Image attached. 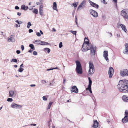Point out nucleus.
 <instances>
[{
    "label": "nucleus",
    "mask_w": 128,
    "mask_h": 128,
    "mask_svg": "<svg viewBox=\"0 0 128 128\" xmlns=\"http://www.w3.org/2000/svg\"><path fill=\"white\" fill-rule=\"evenodd\" d=\"M118 86L120 92L124 93L128 92V80H120Z\"/></svg>",
    "instance_id": "1"
},
{
    "label": "nucleus",
    "mask_w": 128,
    "mask_h": 128,
    "mask_svg": "<svg viewBox=\"0 0 128 128\" xmlns=\"http://www.w3.org/2000/svg\"><path fill=\"white\" fill-rule=\"evenodd\" d=\"M75 62L76 64V71L78 74H82V70L80 62L78 60H76V61Z\"/></svg>",
    "instance_id": "2"
},
{
    "label": "nucleus",
    "mask_w": 128,
    "mask_h": 128,
    "mask_svg": "<svg viewBox=\"0 0 128 128\" xmlns=\"http://www.w3.org/2000/svg\"><path fill=\"white\" fill-rule=\"evenodd\" d=\"M89 69L88 72V75H90L93 74L95 71V69L93 63L90 62L89 63Z\"/></svg>",
    "instance_id": "3"
},
{
    "label": "nucleus",
    "mask_w": 128,
    "mask_h": 128,
    "mask_svg": "<svg viewBox=\"0 0 128 128\" xmlns=\"http://www.w3.org/2000/svg\"><path fill=\"white\" fill-rule=\"evenodd\" d=\"M120 74L122 76H128V71L127 69L123 70L120 71Z\"/></svg>",
    "instance_id": "4"
},
{
    "label": "nucleus",
    "mask_w": 128,
    "mask_h": 128,
    "mask_svg": "<svg viewBox=\"0 0 128 128\" xmlns=\"http://www.w3.org/2000/svg\"><path fill=\"white\" fill-rule=\"evenodd\" d=\"M114 72V70L113 68L112 67H110L109 68L108 74L109 75V77L111 78L113 76V74Z\"/></svg>",
    "instance_id": "5"
},
{
    "label": "nucleus",
    "mask_w": 128,
    "mask_h": 128,
    "mask_svg": "<svg viewBox=\"0 0 128 128\" xmlns=\"http://www.w3.org/2000/svg\"><path fill=\"white\" fill-rule=\"evenodd\" d=\"M90 14L93 16L94 17H98V13L95 11L93 10H90Z\"/></svg>",
    "instance_id": "6"
},
{
    "label": "nucleus",
    "mask_w": 128,
    "mask_h": 128,
    "mask_svg": "<svg viewBox=\"0 0 128 128\" xmlns=\"http://www.w3.org/2000/svg\"><path fill=\"white\" fill-rule=\"evenodd\" d=\"M89 80V84L88 86V89L90 92V93H92V91L91 90V85L92 84V81L91 80L90 78V77L88 78Z\"/></svg>",
    "instance_id": "7"
},
{
    "label": "nucleus",
    "mask_w": 128,
    "mask_h": 128,
    "mask_svg": "<svg viewBox=\"0 0 128 128\" xmlns=\"http://www.w3.org/2000/svg\"><path fill=\"white\" fill-rule=\"evenodd\" d=\"M86 4V1L85 0H83L80 4L78 6L77 10L79 9V8H84L85 7Z\"/></svg>",
    "instance_id": "8"
},
{
    "label": "nucleus",
    "mask_w": 128,
    "mask_h": 128,
    "mask_svg": "<svg viewBox=\"0 0 128 128\" xmlns=\"http://www.w3.org/2000/svg\"><path fill=\"white\" fill-rule=\"evenodd\" d=\"M96 48V46H94L90 50V54L91 56H94L95 55Z\"/></svg>",
    "instance_id": "9"
},
{
    "label": "nucleus",
    "mask_w": 128,
    "mask_h": 128,
    "mask_svg": "<svg viewBox=\"0 0 128 128\" xmlns=\"http://www.w3.org/2000/svg\"><path fill=\"white\" fill-rule=\"evenodd\" d=\"M108 51L107 50L104 51V52L103 56L104 59L106 60L107 62H109L108 58Z\"/></svg>",
    "instance_id": "10"
},
{
    "label": "nucleus",
    "mask_w": 128,
    "mask_h": 128,
    "mask_svg": "<svg viewBox=\"0 0 128 128\" xmlns=\"http://www.w3.org/2000/svg\"><path fill=\"white\" fill-rule=\"evenodd\" d=\"M71 92H73L77 93L78 92V90L76 86H73L71 88Z\"/></svg>",
    "instance_id": "11"
},
{
    "label": "nucleus",
    "mask_w": 128,
    "mask_h": 128,
    "mask_svg": "<svg viewBox=\"0 0 128 128\" xmlns=\"http://www.w3.org/2000/svg\"><path fill=\"white\" fill-rule=\"evenodd\" d=\"M121 16H122L124 18L126 19H128V14L126 13L125 11L122 10L121 11Z\"/></svg>",
    "instance_id": "12"
},
{
    "label": "nucleus",
    "mask_w": 128,
    "mask_h": 128,
    "mask_svg": "<svg viewBox=\"0 0 128 128\" xmlns=\"http://www.w3.org/2000/svg\"><path fill=\"white\" fill-rule=\"evenodd\" d=\"M88 2L90 3V5H91L92 6L97 9L98 8L99 6L98 4L92 2L90 0H88Z\"/></svg>",
    "instance_id": "13"
},
{
    "label": "nucleus",
    "mask_w": 128,
    "mask_h": 128,
    "mask_svg": "<svg viewBox=\"0 0 128 128\" xmlns=\"http://www.w3.org/2000/svg\"><path fill=\"white\" fill-rule=\"evenodd\" d=\"M94 46V45L92 44L91 45H88L86 46V49L84 48L83 49V50L84 51H85V52H86L88 50H90Z\"/></svg>",
    "instance_id": "14"
},
{
    "label": "nucleus",
    "mask_w": 128,
    "mask_h": 128,
    "mask_svg": "<svg viewBox=\"0 0 128 128\" xmlns=\"http://www.w3.org/2000/svg\"><path fill=\"white\" fill-rule=\"evenodd\" d=\"M40 42L38 44H40L41 45H50V43L47 42L41 41H40Z\"/></svg>",
    "instance_id": "15"
},
{
    "label": "nucleus",
    "mask_w": 128,
    "mask_h": 128,
    "mask_svg": "<svg viewBox=\"0 0 128 128\" xmlns=\"http://www.w3.org/2000/svg\"><path fill=\"white\" fill-rule=\"evenodd\" d=\"M94 124L92 126L96 128H97L98 126V124L99 123L97 122L96 120H94Z\"/></svg>",
    "instance_id": "16"
},
{
    "label": "nucleus",
    "mask_w": 128,
    "mask_h": 128,
    "mask_svg": "<svg viewBox=\"0 0 128 128\" xmlns=\"http://www.w3.org/2000/svg\"><path fill=\"white\" fill-rule=\"evenodd\" d=\"M14 36L13 35H11L10 36V38H8V40L9 42H13L15 41V40L13 38Z\"/></svg>",
    "instance_id": "17"
},
{
    "label": "nucleus",
    "mask_w": 128,
    "mask_h": 128,
    "mask_svg": "<svg viewBox=\"0 0 128 128\" xmlns=\"http://www.w3.org/2000/svg\"><path fill=\"white\" fill-rule=\"evenodd\" d=\"M120 26H121L122 30H123L124 32L126 33L127 30L125 26L122 24H121Z\"/></svg>",
    "instance_id": "18"
},
{
    "label": "nucleus",
    "mask_w": 128,
    "mask_h": 128,
    "mask_svg": "<svg viewBox=\"0 0 128 128\" xmlns=\"http://www.w3.org/2000/svg\"><path fill=\"white\" fill-rule=\"evenodd\" d=\"M122 98L124 101L126 102H128V96H126L125 95H124L122 96Z\"/></svg>",
    "instance_id": "19"
},
{
    "label": "nucleus",
    "mask_w": 128,
    "mask_h": 128,
    "mask_svg": "<svg viewBox=\"0 0 128 128\" xmlns=\"http://www.w3.org/2000/svg\"><path fill=\"white\" fill-rule=\"evenodd\" d=\"M28 8V6H25L24 4L22 5L21 7V8L22 10H26Z\"/></svg>",
    "instance_id": "20"
},
{
    "label": "nucleus",
    "mask_w": 128,
    "mask_h": 128,
    "mask_svg": "<svg viewBox=\"0 0 128 128\" xmlns=\"http://www.w3.org/2000/svg\"><path fill=\"white\" fill-rule=\"evenodd\" d=\"M53 9L54 10H56L57 11H58V10L57 8L56 3V2H54L53 3Z\"/></svg>",
    "instance_id": "21"
},
{
    "label": "nucleus",
    "mask_w": 128,
    "mask_h": 128,
    "mask_svg": "<svg viewBox=\"0 0 128 128\" xmlns=\"http://www.w3.org/2000/svg\"><path fill=\"white\" fill-rule=\"evenodd\" d=\"M126 48L124 52L126 54H128V44L127 45H125Z\"/></svg>",
    "instance_id": "22"
},
{
    "label": "nucleus",
    "mask_w": 128,
    "mask_h": 128,
    "mask_svg": "<svg viewBox=\"0 0 128 128\" xmlns=\"http://www.w3.org/2000/svg\"><path fill=\"white\" fill-rule=\"evenodd\" d=\"M124 117L122 119V122L124 123H125L127 122H128V118H125Z\"/></svg>",
    "instance_id": "23"
},
{
    "label": "nucleus",
    "mask_w": 128,
    "mask_h": 128,
    "mask_svg": "<svg viewBox=\"0 0 128 128\" xmlns=\"http://www.w3.org/2000/svg\"><path fill=\"white\" fill-rule=\"evenodd\" d=\"M87 46V45H86V44H85L84 43L83 44L82 48V51H84L83 49L84 48L85 49H86V48Z\"/></svg>",
    "instance_id": "24"
},
{
    "label": "nucleus",
    "mask_w": 128,
    "mask_h": 128,
    "mask_svg": "<svg viewBox=\"0 0 128 128\" xmlns=\"http://www.w3.org/2000/svg\"><path fill=\"white\" fill-rule=\"evenodd\" d=\"M9 96L11 97H12L14 94V92L12 90H10L9 91Z\"/></svg>",
    "instance_id": "25"
},
{
    "label": "nucleus",
    "mask_w": 128,
    "mask_h": 128,
    "mask_svg": "<svg viewBox=\"0 0 128 128\" xmlns=\"http://www.w3.org/2000/svg\"><path fill=\"white\" fill-rule=\"evenodd\" d=\"M17 105V104L15 103H14L11 104V106L12 108H16Z\"/></svg>",
    "instance_id": "26"
},
{
    "label": "nucleus",
    "mask_w": 128,
    "mask_h": 128,
    "mask_svg": "<svg viewBox=\"0 0 128 128\" xmlns=\"http://www.w3.org/2000/svg\"><path fill=\"white\" fill-rule=\"evenodd\" d=\"M53 103V102H50L49 103L47 108V110L49 109L50 108V107Z\"/></svg>",
    "instance_id": "27"
},
{
    "label": "nucleus",
    "mask_w": 128,
    "mask_h": 128,
    "mask_svg": "<svg viewBox=\"0 0 128 128\" xmlns=\"http://www.w3.org/2000/svg\"><path fill=\"white\" fill-rule=\"evenodd\" d=\"M44 52L46 51L48 53H49L50 51V50L49 48H45L44 49Z\"/></svg>",
    "instance_id": "28"
},
{
    "label": "nucleus",
    "mask_w": 128,
    "mask_h": 128,
    "mask_svg": "<svg viewBox=\"0 0 128 128\" xmlns=\"http://www.w3.org/2000/svg\"><path fill=\"white\" fill-rule=\"evenodd\" d=\"M29 46L30 48L32 50H34L35 49V48L34 45L32 44H30L29 45Z\"/></svg>",
    "instance_id": "29"
},
{
    "label": "nucleus",
    "mask_w": 128,
    "mask_h": 128,
    "mask_svg": "<svg viewBox=\"0 0 128 128\" xmlns=\"http://www.w3.org/2000/svg\"><path fill=\"white\" fill-rule=\"evenodd\" d=\"M32 12L33 13L36 14H37L38 13V10L36 8H34V10H32Z\"/></svg>",
    "instance_id": "30"
},
{
    "label": "nucleus",
    "mask_w": 128,
    "mask_h": 128,
    "mask_svg": "<svg viewBox=\"0 0 128 128\" xmlns=\"http://www.w3.org/2000/svg\"><path fill=\"white\" fill-rule=\"evenodd\" d=\"M124 118L128 117V111L126 110L125 112Z\"/></svg>",
    "instance_id": "31"
},
{
    "label": "nucleus",
    "mask_w": 128,
    "mask_h": 128,
    "mask_svg": "<svg viewBox=\"0 0 128 128\" xmlns=\"http://www.w3.org/2000/svg\"><path fill=\"white\" fill-rule=\"evenodd\" d=\"M48 97V96H43L42 99L44 101H46L48 99L47 98Z\"/></svg>",
    "instance_id": "32"
},
{
    "label": "nucleus",
    "mask_w": 128,
    "mask_h": 128,
    "mask_svg": "<svg viewBox=\"0 0 128 128\" xmlns=\"http://www.w3.org/2000/svg\"><path fill=\"white\" fill-rule=\"evenodd\" d=\"M11 62H17V60L16 59L14 58H12L10 61Z\"/></svg>",
    "instance_id": "33"
},
{
    "label": "nucleus",
    "mask_w": 128,
    "mask_h": 128,
    "mask_svg": "<svg viewBox=\"0 0 128 128\" xmlns=\"http://www.w3.org/2000/svg\"><path fill=\"white\" fill-rule=\"evenodd\" d=\"M78 4V2H77L76 4V2H75L72 4L74 8H76Z\"/></svg>",
    "instance_id": "34"
},
{
    "label": "nucleus",
    "mask_w": 128,
    "mask_h": 128,
    "mask_svg": "<svg viewBox=\"0 0 128 128\" xmlns=\"http://www.w3.org/2000/svg\"><path fill=\"white\" fill-rule=\"evenodd\" d=\"M24 70V69L21 67H20L18 70V71L20 72H22Z\"/></svg>",
    "instance_id": "35"
},
{
    "label": "nucleus",
    "mask_w": 128,
    "mask_h": 128,
    "mask_svg": "<svg viewBox=\"0 0 128 128\" xmlns=\"http://www.w3.org/2000/svg\"><path fill=\"white\" fill-rule=\"evenodd\" d=\"M70 32H71L73 34L75 35H76V31H73L72 30H70Z\"/></svg>",
    "instance_id": "36"
},
{
    "label": "nucleus",
    "mask_w": 128,
    "mask_h": 128,
    "mask_svg": "<svg viewBox=\"0 0 128 128\" xmlns=\"http://www.w3.org/2000/svg\"><path fill=\"white\" fill-rule=\"evenodd\" d=\"M32 24L30 22H29L27 24V27L28 28H29L30 26H32Z\"/></svg>",
    "instance_id": "37"
},
{
    "label": "nucleus",
    "mask_w": 128,
    "mask_h": 128,
    "mask_svg": "<svg viewBox=\"0 0 128 128\" xmlns=\"http://www.w3.org/2000/svg\"><path fill=\"white\" fill-rule=\"evenodd\" d=\"M7 101L8 102H11L13 101V99L12 98H9L7 99Z\"/></svg>",
    "instance_id": "38"
},
{
    "label": "nucleus",
    "mask_w": 128,
    "mask_h": 128,
    "mask_svg": "<svg viewBox=\"0 0 128 128\" xmlns=\"http://www.w3.org/2000/svg\"><path fill=\"white\" fill-rule=\"evenodd\" d=\"M43 10H39V13L42 16H43Z\"/></svg>",
    "instance_id": "39"
},
{
    "label": "nucleus",
    "mask_w": 128,
    "mask_h": 128,
    "mask_svg": "<svg viewBox=\"0 0 128 128\" xmlns=\"http://www.w3.org/2000/svg\"><path fill=\"white\" fill-rule=\"evenodd\" d=\"M15 22L17 23L18 24H21L22 23V22L20 21H18V20H16L15 21Z\"/></svg>",
    "instance_id": "40"
},
{
    "label": "nucleus",
    "mask_w": 128,
    "mask_h": 128,
    "mask_svg": "<svg viewBox=\"0 0 128 128\" xmlns=\"http://www.w3.org/2000/svg\"><path fill=\"white\" fill-rule=\"evenodd\" d=\"M92 98L93 100V101L94 103L95 104H96V99L94 97V96H93L92 97Z\"/></svg>",
    "instance_id": "41"
},
{
    "label": "nucleus",
    "mask_w": 128,
    "mask_h": 128,
    "mask_svg": "<svg viewBox=\"0 0 128 128\" xmlns=\"http://www.w3.org/2000/svg\"><path fill=\"white\" fill-rule=\"evenodd\" d=\"M62 42H60L59 44V47L60 48H62Z\"/></svg>",
    "instance_id": "42"
},
{
    "label": "nucleus",
    "mask_w": 128,
    "mask_h": 128,
    "mask_svg": "<svg viewBox=\"0 0 128 128\" xmlns=\"http://www.w3.org/2000/svg\"><path fill=\"white\" fill-rule=\"evenodd\" d=\"M22 107V106L20 105L17 104L16 108H20Z\"/></svg>",
    "instance_id": "43"
},
{
    "label": "nucleus",
    "mask_w": 128,
    "mask_h": 128,
    "mask_svg": "<svg viewBox=\"0 0 128 128\" xmlns=\"http://www.w3.org/2000/svg\"><path fill=\"white\" fill-rule=\"evenodd\" d=\"M102 20H104L106 18L105 15H102Z\"/></svg>",
    "instance_id": "44"
},
{
    "label": "nucleus",
    "mask_w": 128,
    "mask_h": 128,
    "mask_svg": "<svg viewBox=\"0 0 128 128\" xmlns=\"http://www.w3.org/2000/svg\"><path fill=\"white\" fill-rule=\"evenodd\" d=\"M33 54L34 55L36 56L37 55L38 53L36 52V51H34L33 52Z\"/></svg>",
    "instance_id": "45"
},
{
    "label": "nucleus",
    "mask_w": 128,
    "mask_h": 128,
    "mask_svg": "<svg viewBox=\"0 0 128 128\" xmlns=\"http://www.w3.org/2000/svg\"><path fill=\"white\" fill-rule=\"evenodd\" d=\"M36 35L38 36H41V34L39 32H37L36 33Z\"/></svg>",
    "instance_id": "46"
},
{
    "label": "nucleus",
    "mask_w": 128,
    "mask_h": 128,
    "mask_svg": "<svg viewBox=\"0 0 128 128\" xmlns=\"http://www.w3.org/2000/svg\"><path fill=\"white\" fill-rule=\"evenodd\" d=\"M85 42V43H84L85 44H86V45H89V42L88 41V40L87 41H86Z\"/></svg>",
    "instance_id": "47"
},
{
    "label": "nucleus",
    "mask_w": 128,
    "mask_h": 128,
    "mask_svg": "<svg viewBox=\"0 0 128 128\" xmlns=\"http://www.w3.org/2000/svg\"><path fill=\"white\" fill-rule=\"evenodd\" d=\"M66 81V79L65 78H63V84L64 85V84Z\"/></svg>",
    "instance_id": "48"
},
{
    "label": "nucleus",
    "mask_w": 128,
    "mask_h": 128,
    "mask_svg": "<svg viewBox=\"0 0 128 128\" xmlns=\"http://www.w3.org/2000/svg\"><path fill=\"white\" fill-rule=\"evenodd\" d=\"M43 8V6L42 5H41L40 6V8H39V10H42Z\"/></svg>",
    "instance_id": "49"
},
{
    "label": "nucleus",
    "mask_w": 128,
    "mask_h": 128,
    "mask_svg": "<svg viewBox=\"0 0 128 128\" xmlns=\"http://www.w3.org/2000/svg\"><path fill=\"white\" fill-rule=\"evenodd\" d=\"M15 8L16 10H18L20 8L18 6H16L15 7Z\"/></svg>",
    "instance_id": "50"
},
{
    "label": "nucleus",
    "mask_w": 128,
    "mask_h": 128,
    "mask_svg": "<svg viewBox=\"0 0 128 128\" xmlns=\"http://www.w3.org/2000/svg\"><path fill=\"white\" fill-rule=\"evenodd\" d=\"M22 50V51L24 49V46L23 45H22L21 46Z\"/></svg>",
    "instance_id": "51"
},
{
    "label": "nucleus",
    "mask_w": 128,
    "mask_h": 128,
    "mask_svg": "<svg viewBox=\"0 0 128 128\" xmlns=\"http://www.w3.org/2000/svg\"><path fill=\"white\" fill-rule=\"evenodd\" d=\"M113 2L115 3V5L117 6V0H113Z\"/></svg>",
    "instance_id": "52"
},
{
    "label": "nucleus",
    "mask_w": 128,
    "mask_h": 128,
    "mask_svg": "<svg viewBox=\"0 0 128 128\" xmlns=\"http://www.w3.org/2000/svg\"><path fill=\"white\" fill-rule=\"evenodd\" d=\"M20 51L19 50H17L16 51V53L18 54H20Z\"/></svg>",
    "instance_id": "53"
},
{
    "label": "nucleus",
    "mask_w": 128,
    "mask_h": 128,
    "mask_svg": "<svg viewBox=\"0 0 128 128\" xmlns=\"http://www.w3.org/2000/svg\"><path fill=\"white\" fill-rule=\"evenodd\" d=\"M33 32V30L32 29H30L28 30V32L29 33H30L32 32Z\"/></svg>",
    "instance_id": "54"
},
{
    "label": "nucleus",
    "mask_w": 128,
    "mask_h": 128,
    "mask_svg": "<svg viewBox=\"0 0 128 128\" xmlns=\"http://www.w3.org/2000/svg\"><path fill=\"white\" fill-rule=\"evenodd\" d=\"M54 70V68H50L47 69L46 70L48 71H49V70Z\"/></svg>",
    "instance_id": "55"
},
{
    "label": "nucleus",
    "mask_w": 128,
    "mask_h": 128,
    "mask_svg": "<svg viewBox=\"0 0 128 128\" xmlns=\"http://www.w3.org/2000/svg\"><path fill=\"white\" fill-rule=\"evenodd\" d=\"M17 14L19 16H20L21 15V13H20V12H18L17 13Z\"/></svg>",
    "instance_id": "56"
},
{
    "label": "nucleus",
    "mask_w": 128,
    "mask_h": 128,
    "mask_svg": "<svg viewBox=\"0 0 128 128\" xmlns=\"http://www.w3.org/2000/svg\"><path fill=\"white\" fill-rule=\"evenodd\" d=\"M41 2V0H40V2H36V4L37 5H40V3Z\"/></svg>",
    "instance_id": "57"
},
{
    "label": "nucleus",
    "mask_w": 128,
    "mask_h": 128,
    "mask_svg": "<svg viewBox=\"0 0 128 128\" xmlns=\"http://www.w3.org/2000/svg\"><path fill=\"white\" fill-rule=\"evenodd\" d=\"M28 125H29V126H36V124H30Z\"/></svg>",
    "instance_id": "58"
},
{
    "label": "nucleus",
    "mask_w": 128,
    "mask_h": 128,
    "mask_svg": "<svg viewBox=\"0 0 128 128\" xmlns=\"http://www.w3.org/2000/svg\"><path fill=\"white\" fill-rule=\"evenodd\" d=\"M77 18L76 17V21H75V22H76V24L77 25L78 24V23L77 22Z\"/></svg>",
    "instance_id": "59"
},
{
    "label": "nucleus",
    "mask_w": 128,
    "mask_h": 128,
    "mask_svg": "<svg viewBox=\"0 0 128 128\" xmlns=\"http://www.w3.org/2000/svg\"><path fill=\"white\" fill-rule=\"evenodd\" d=\"M31 49H30V50H28V52H30V53H31L32 52V51L33 50H32Z\"/></svg>",
    "instance_id": "60"
},
{
    "label": "nucleus",
    "mask_w": 128,
    "mask_h": 128,
    "mask_svg": "<svg viewBox=\"0 0 128 128\" xmlns=\"http://www.w3.org/2000/svg\"><path fill=\"white\" fill-rule=\"evenodd\" d=\"M23 64H22L20 65V67H21L22 68H22H24V66H23Z\"/></svg>",
    "instance_id": "61"
},
{
    "label": "nucleus",
    "mask_w": 128,
    "mask_h": 128,
    "mask_svg": "<svg viewBox=\"0 0 128 128\" xmlns=\"http://www.w3.org/2000/svg\"><path fill=\"white\" fill-rule=\"evenodd\" d=\"M36 86L35 84H32L30 85V86L31 87L35 86Z\"/></svg>",
    "instance_id": "62"
},
{
    "label": "nucleus",
    "mask_w": 128,
    "mask_h": 128,
    "mask_svg": "<svg viewBox=\"0 0 128 128\" xmlns=\"http://www.w3.org/2000/svg\"><path fill=\"white\" fill-rule=\"evenodd\" d=\"M103 2L104 4H107V2H106L105 1V0H103Z\"/></svg>",
    "instance_id": "63"
},
{
    "label": "nucleus",
    "mask_w": 128,
    "mask_h": 128,
    "mask_svg": "<svg viewBox=\"0 0 128 128\" xmlns=\"http://www.w3.org/2000/svg\"><path fill=\"white\" fill-rule=\"evenodd\" d=\"M1 34H0L1 35H3V36H4V33L3 32H1Z\"/></svg>",
    "instance_id": "64"
}]
</instances>
